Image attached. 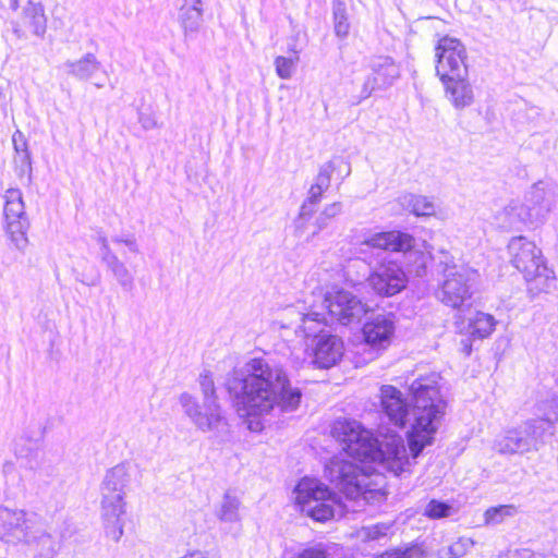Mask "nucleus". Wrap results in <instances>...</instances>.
Returning <instances> with one entry per match:
<instances>
[{
    "label": "nucleus",
    "instance_id": "nucleus-1",
    "mask_svg": "<svg viewBox=\"0 0 558 558\" xmlns=\"http://www.w3.org/2000/svg\"><path fill=\"white\" fill-rule=\"evenodd\" d=\"M225 389L236 416L252 434H263L266 417L276 409L294 412L302 402V390L293 387L288 372L262 357L251 359L242 368L227 374Z\"/></svg>",
    "mask_w": 558,
    "mask_h": 558
},
{
    "label": "nucleus",
    "instance_id": "nucleus-2",
    "mask_svg": "<svg viewBox=\"0 0 558 558\" xmlns=\"http://www.w3.org/2000/svg\"><path fill=\"white\" fill-rule=\"evenodd\" d=\"M414 398L422 402L412 423L404 433L409 456L417 459L435 442L436 434L445 415L446 402L435 380L416 378L410 386Z\"/></svg>",
    "mask_w": 558,
    "mask_h": 558
},
{
    "label": "nucleus",
    "instance_id": "nucleus-3",
    "mask_svg": "<svg viewBox=\"0 0 558 558\" xmlns=\"http://www.w3.org/2000/svg\"><path fill=\"white\" fill-rule=\"evenodd\" d=\"M466 59V50L460 39L445 35L437 40L436 74L445 87L447 98L457 109L468 107L473 101Z\"/></svg>",
    "mask_w": 558,
    "mask_h": 558
},
{
    "label": "nucleus",
    "instance_id": "nucleus-4",
    "mask_svg": "<svg viewBox=\"0 0 558 558\" xmlns=\"http://www.w3.org/2000/svg\"><path fill=\"white\" fill-rule=\"evenodd\" d=\"M558 421V402L554 399L537 404L536 417L517 427L506 429L495 439V448L500 453H525L538 450L546 436L554 434Z\"/></svg>",
    "mask_w": 558,
    "mask_h": 558
},
{
    "label": "nucleus",
    "instance_id": "nucleus-5",
    "mask_svg": "<svg viewBox=\"0 0 558 558\" xmlns=\"http://www.w3.org/2000/svg\"><path fill=\"white\" fill-rule=\"evenodd\" d=\"M132 482V465L121 462L106 471L100 484L101 517L107 537L119 542L123 535L126 492Z\"/></svg>",
    "mask_w": 558,
    "mask_h": 558
},
{
    "label": "nucleus",
    "instance_id": "nucleus-6",
    "mask_svg": "<svg viewBox=\"0 0 558 558\" xmlns=\"http://www.w3.org/2000/svg\"><path fill=\"white\" fill-rule=\"evenodd\" d=\"M198 384L203 395V405L195 396L186 391L182 392L179 402L184 414L203 433L217 432L220 427L229 428L230 424L219 402L213 373L204 369L198 376Z\"/></svg>",
    "mask_w": 558,
    "mask_h": 558
},
{
    "label": "nucleus",
    "instance_id": "nucleus-7",
    "mask_svg": "<svg viewBox=\"0 0 558 558\" xmlns=\"http://www.w3.org/2000/svg\"><path fill=\"white\" fill-rule=\"evenodd\" d=\"M507 250L511 265L523 275L529 293L537 295L548 292L554 286L555 274L546 266L536 244L519 235L509 241Z\"/></svg>",
    "mask_w": 558,
    "mask_h": 558
},
{
    "label": "nucleus",
    "instance_id": "nucleus-8",
    "mask_svg": "<svg viewBox=\"0 0 558 558\" xmlns=\"http://www.w3.org/2000/svg\"><path fill=\"white\" fill-rule=\"evenodd\" d=\"M551 208L553 201L548 197V184L538 181L525 193L522 203L512 202L496 219L499 227L504 229L534 228L545 221Z\"/></svg>",
    "mask_w": 558,
    "mask_h": 558
},
{
    "label": "nucleus",
    "instance_id": "nucleus-9",
    "mask_svg": "<svg viewBox=\"0 0 558 558\" xmlns=\"http://www.w3.org/2000/svg\"><path fill=\"white\" fill-rule=\"evenodd\" d=\"M410 270L402 262L384 257L369 268L367 287L380 298H392L403 292L409 283Z\"/></svg>",
    "mask_w": 558,
    "mask_h": 558
},
{
    "label": "nucleus",
    "instance_id": "nucleus-10",
    "mask_svg": "<svg viewBox=\"0 0 558 558\" xmlns=\"http://www.w3.org/2000/svg\"><path fill=\"white\" fill-rule=\"evenodd\" d=\"M477 277V271L472 268L445 265L444 279L436 291L437 299L447 306L460 308L472 298Z\"/></svg>",
    "mask_w": 558,
    "mask_h": 558
},
{
    "label": "nucleus",
    "instance_id": "nucleus-11",
    "mask_svg": "<svg viewBox=\"0 0 558 558\" xmlns=\"http://www.w3.org/2000/svg\"><path fill=\"white\" fill-rule=\"evenodd\" d=\"M294 490L313 520L326 522L333 518L337 494L328 485L319 480L303 477Z\"/></svg>",
    "mask_w": 558,
    "mask_h": 558
},
{
    "label": "nucleus",
    "instance_id": "nucleus-12",
    "mask_svg": "<svg viewBox=\"0 0 558 558\" xmlns=\"http://www.w3.org/2000/svg\"><path fill=\"white\" fill-rule=\"evenodd\" d=\"M324 306L331 320L343 326L359 323L369 312L367 304L344 289L327 293L324 298Z\"/></svg>",
    "mask_w": 558,
    "mask_h": 558
},
{
    "label": "nucleus",
    "instance_id": "nucleus-13",
    "mask_svg": "<svg viewBox=\"0 0 558 558\" xmlns=\"http://www.w3.org/2000/svg\"><path fill=\"white\" fill-rule=\"evenodd\" d=\"M397 315L384 312L366 318L360 329L361 341L376 350H386L395 338Z\"/></svg>",
    "mask_w": 558,
    "mask_h": 558
},
{
    "label": "nucleus",
    "instance_id": "nucleus-14",
    "mask_svg": "<svg viewBox=\"0 0 558 558\" xmlns=\"http://www.w3.org/2000/svg\"><path fill=\"white\" fill-rule=\"evenodd\" d=\"M372 250H381L390 253H402L404 256L414 255L423 257L416 250V240L407 230L393 229L388 231L374 232L366 235L362 242Z\"/></svg>",
    "mask_w": 558,
    "mask_h": 558
},
{
    "label": "nucleus",
    "instance_id": "nucleus-15",
    "mask_svg": "<svg viewBox=\"0 0 558 558\" xmlns=\"http://www.w3.org/2000/svg\"><path fill=\"white\" fill-rule=\"evenodd\" d=\"M400 77V66L390 56H377L369 62V73L364 83L372 92H385L389 89Z\"/></svg>",
    "mask_w": 558,
    "mask_h": 558
},
{
    "label": "nucleus",
    "instance_id": "nucleus-16",
    "mask_svg": "<svg viewBox=\"0 0 558 558\" xmlns=\"http://www.w3.org/2000/svg\"><path fill=\"white\" fill-rule=\"evenodd\" d=\"M24 510L0 506V539L8 544L28 543V521Z\"/></svg>",
    "mask_w": 558,
    "mask_h": 558
},
{
    "label": "nucleus",
    "instance_id": "nucleus-17",
    "mask_svg": "<svg viewBox=\"0 0 558 558\" xmlns=\"http://www.w3.org/2000/svg\"><path fill=\"white\" fill-rule=\"evenodd\" d=\"M13 165L16 177L20 180L26 178V184L34 181V155L26 135L16 129L12 134Z\"/></svg>",
    "mask_w": 558,
    "mask_h": 558
},
{
    "label": "nucleus",
    "instance_id": "nucleus-18",
    "mask_svg": "<svg viewBox=\"0 0 558 558\" xmlns=\"http://www.w3.org/2000/svg\"><path fill=\"white\" fill-rule=\"evenodd\" d=\"M178 22L183 31L184 44L194 40L204 22L203 0H184L179 8Z\"/></svg>",
    "mask_w": 558,
    "mask_h": 558
},
{
    "label": "nucleus",
    "instance_id": "nucleus-19",
    "mask_svg": "<svg viewBox=\"0 0 558 558\" xmlns=\"http://www.w3.org/2000/svg\"><path fill=\"white\" fill-rule=\"evenodd\" d=\"M364 425L351 417H337L330 425V435L340 444L352 445L362 439Z\"/></svg>",
    "mask_w": 558,
    "mask_h": 558
},
{
    "label": "nucleus",
    "instance_id": "nucleus-20",
    "mask_svg": "<svg viewBox=\"0 0 558 558\" xmlns=\"http://www.w3.org/2000/svg\"><path fill=\"white\" fill-rule=\"evenodd\" d=\"M21 16L24 24L32 29L33 35L40 39L45 38L48 19L41 0H27L22 8Z\"/></svg>",
    "mask_w": 558,
    "mask_h": 558
},
{
    "label": "nucleus",
    "instance_id": "nucleus-21",
    "mask_svg": "<svg viewBox=\"0 0 558 558\" xmlns=\"http://www.w3.org/2000/svg\"><path fill=\"white\" fill-rule=\"evenodd\" d=\"M331 21L336 38L345 43L352 28V16L345 0H331Z\"/></svg>",
    "mask_w": 558,
    "mask_h": 558
},
{
    "label": "nucleus",
    "instance_id": "nucleus-22",
    "mask_svg": "<svg viewBox=\"0 0 558 558\" xmlns=\"http://www.w3.org/2000/svg\"><path fill=\"white\" fill-rule=\"evenodd\" d=\"M64 66L66 68V73L78 81H88L98 71L102 70L101 62L93 52L85 53L76 61L68 60Z\"/></svg>",
    "mask_w": 558,
    "mask_h": 558
},
{
    "label": "nucleus",
    "instance_id": "nucleus-23",
    "mask_svg": "<svg viewBox=\"0 0 558 558\" xmlns=\"http://www.w3.org/2000/svg\"><path fill=\"white\" fill-rule=\"evenodd\" d=\"M462 508V502L459 498H430L423 509V517L428 520H444L456 515Z\"/></svg>",
    "mask_w": 558,
    "mask_h": 558
},
{
    "label": "nucleus",
    "instance_id": "nucleus-24",
    "mask_svg": "<svg viewBox=\"0 0 558 558\" xmlns=\"http://www.w3.org/2000/svg\"><path fill=\"white\" fill-rule=\"evenodd\" d=\"M315 355L322 368L338 365L341 362V352L337 348V339L330 335L319 339L315 348Z\"/></svg>",
    "mask_w": 558,
    "mask_h": 558
},
{
    "label": "nucleus",
    "instance_id": "nucleus-25",
    "mask_svg": "<svg viewBox=\"0 0 558 558\" xmlns=\"http://www.w3.org/2000/svg\"><path fill=\"white\" fill-rule=\"evenodd\" d=\"M241 500L228 489L223 493L221 501L215 507V517L221 523H239Z\"/></svg>",
    "mask_w": 558,
    "mask_h": 558
},
{
    "label": "nucleus",
    "instance_id": "nucleus-26",
    "mask_svg": "<svg viewBox=\"0 0 558 558\" xmlns=\"http://www.w3.org/2000/svg\"><path fill=\"white\" fill-rule=\"evenodd\" d=\"M400 205L415 217H430L435 214V205L423 195L407 193L399 197Z\"/></svg>",
    "mask_w": 558,
    "mask_h": 558
},
{
    "label": "nucleus",
    "instance_id": "nucleus-27",
    "mask_svg": "<svg viewBox=\"0 0 558 558\" xmlns=\"http://www.w3.org/2000/svg\"><path fill=\"white\" fill-rule=\"evenodd\" d=\"M324 476L331 484H345L351 476V465L340 457H332L324 464Z\"/></svg>",
    "mask_w": 558,
    "mask_h": 558
},
{
    "label": "nucleus",
    "instance_id": "nucleus-28",
    "mask_svg": "<svg viewBox=\"0 0 558 558\" xmlns=\"http://www.w3.org/2000/svg\"><path fill=\"white\" fill-rule=\"evenodd\" d=\"M379 390V403L383 412L389 415L399 413L404 402L402 391L392 385H383Z\"/></svg>",
    "mask_w": 558,
    "mask_h": 558
},
{
    "label": "nucleus",
    "instance_id": "nucleus-29",
    "mask_svg": "<svg viewBox=\"0 0 558 558\" xmlns=\"http://www.w3.org/2000/svg\"><path fill=\"white\" fill-rule=\"evenodd\" d=\"M409 450L400 436L390 439L379 451L380 459L389 464H403Z\"/></svg>",
    "mask_w": 558,
    "mask_h": 558
},
{
    "label": "nucleus",
    "instance_id": "nucleus-30",
    "mask_svg": "<svg viewBox=\"0 0 558 558\" xmlns=\"http://www.w3.org/2000/svg\"><path fill=\"white\" fill-rule=\"evenodd\" d=\"M337 543H316L292 558H345Z\"/></svg>",
    "mask_w": 558,
    "mask_h": 558
},
{
    "label": "nucleus",
    "instance_id": "nucleus-31",
    "mask_svg": "<svg viewBox=\"0 0 558 558\" xmlns=\"http://www.w3.org/2000/svg\"><path fill=\"white\" fill-rule=\"evenodd\" d=\"M108 271L117 280L123 292L131 293L134 288V275L120 258L106 265Z\"/></svg>",
    "mask_w": 558,
    "mask_h": 558
},
{
    "label": "nucleus",
    "instance_id": "nucleus-32",
    "mask_svg": "<svg viewBox=\"0 0 558 558\" xmlns=\"http://www.w3.org/2000/svg\"><path fill=\"white\" fill-rule=\"evenodd\" d=\"M342 208L343 205L341 202H333L327 205L311 223L314 228L312 236H315L323 230L327 229L331 225V221L342 213Z\"/></svg>",
    "mask_w": 558,
    "mask_h": 558
},
{
    "label": "nucleus",
    "instance_id": "nucleus-33",
    "mask_svg": "<svg viewBox=\"0 0 558 558\" xmlns=\"http://www.w3.org/2000/svg\"><path fill=\"white\" fill-rule=\"evenodd\" d=\"M372 558H426V551L421 544L413 542L404 545L402 548L375 554Z\"/></svg>",
    "mask_w": 558,
    "mask_h": 558
},
{
    "label": "nucleus",
    "instance_id": "nucleus-34",
    "mask_svg": "<svg viewBox=\"0 0 558 558\" xmlns=\"http://www.w3.org/2000/svg\"><path fill=\"white\" fill-rule=\"evenodd\" d=\"M318 204L312 203L310 201L304 199L300 206V210L295 219L293 220V225L295 228V232L299 234H303L310 227V222L314 215L317 213Z\"/></svg>",
    "mask_w": 558,
    "mask_h": 558
},
{
    "label": "nucleus",
    "instance_id": "nucleus-35",
    "mask_svg": "<svg viewBox=\"0 0 558 558\" xmlns=\"http://www.w3.org/2000/svg\"><path fill=\"white\" fill-rule=\"evenodd\" d=\"M299 56L284 57L278 56L275 58L274 65L276 74L281 80H290L296 70Z\"/></svg>",
    "mask_w": 558,
    "mask_h": 558
},
{
    "label": "nucleus",
    "instance_id": "nucleus-36",
    "mask_svg": "<svg viewBox=\"0 0 558 558\" xmlns=\"http://www.w3.org/2000/svg\"><path fill=\"white\" fill-rule=\"evenodd\" d=\"M38 448L37 446L29 445L25 441H16L14 447V452L16 458L26 459L31 469H34L38 465L37 457H38Z\"/></svg>",
    "mask_w": 558,
    "mask_h": 558
},
{
    "label": "nucleus",
    "instance_id": "nucleus-37",
    "mask_svg": "<svg viewBox=\"0 0 558 558\" xmlns=\"http://www.w3.org/2000/svg\"><path fill=\"white\" fill-rule=\"evenodd\" d=\"M38 546L41 550L34 558H53L58 554L59 545L52 539L49 534H41L37 541Z\"/></svg>",
    "mask_w": 558,
    "mask_h": 558
},
{
    "label": "nucleus",
    "instance_id": "nucleus-38",
    "mask_svg": "<svg viewBox=\"0 0 558 558\" xmlns=\"http://www.w3.org/2000/svg\"><path fill=\"white\" fill-rule=\"evenodd\" d=\"M474 542L469 537H459L458 541L448 547L449 558H463L469 554V549L474 546Z\"/></svg>",
    "mask_w": 558,
    "mask_h": 558
},
{
    "label": "nucleus",
    "instance_id": "nucleus-39",
    "mask_svg": "<svg viewBox=\"0 0 558 558\" xmlns=\"http://www.w3.org/2000/svg\"><path fill=\"white\" fill-rule=\"evenodd\" d=\"M335 170V165L332 161L326 162L320 169L318 174L315 178V182L312 184L316 186L318 190H324L325 192L329 189L331 182V174Z\"/></svg>",
    "mask_w": 558,
    "mask_h": 558
},
{
    "label": "nucleus",
    "instance_id": "nucleus-40",
    "mask_svg": "<svg viewBox=\"0 0 558 558\" xmlns=\"http://www.w3.org/2000/svg\"><path fill=\"white\" fill-rule=\"evenodd\" d=\"M518 510L512 505H504L490 508V524L500 523L505 518H512L517 514Z\"/></svg>",
    "mask_w": 558,
    "mask_h": 558
},
{
    "label": "nucleus",
    "instance_id": "nucleus-41",
    "mask_svg": "<svg viewBox=\"0 0 558 558\" xmlns=\"http://www.w3.org/2000/svg\"><path fill=\"white\" fill-rule=\"evenodd\" d=\"M101 275L97 268H92L89 271L76 272L75 280L87 287H96L100 283Z\"/></svg>",
    "mask_w": 558,
    "mask_h": 558
},
{
    "label": "nucleus",
    "instance_id": "nucleus-42",
    "mask_svg": "<svg viewBox=\"0 0 558 558\" xmlns=\"http://www.w3.org/2000/svg\"><path fill=\"white\" fill-rule=\"evenodd\" d=\"M46 435V426H43L41 424L38 425L37 432L34 433L29 428L26 429L23 435L20 438V441H25L29 445L37 446L43 442Z\"/></svg>",
    "mask_w": 558,
    "mask_h": 558
},
{
    "label": "nucleus",
    "instance_id": "nucleus-43",
    "mask_svg": "<svg viewBox=\"0 0 558 558\" xmlns=\"http://www.w3.org/2000/svg\"><path fill=\"white\" fill-rule=\"evenodd\" d=\"M138 123L145 131H150L157 128V120L155 114L149 108L140 109L137 111Z\"/></svg>",
    "mask_w": 558,
    "mask_h": 558
},
{
    "label": "nucleus",
    "instance_id": "nucleus-44",
    "mask_svg": "<svg viewBox=\"0 0 558 558\" xmlns=\"http://www.w3.org/2000/svg\"><path fill=\"white\" fill-rule=\"evenodd\" d=\"M3 217L4 220H9L11 218H21V217H27L26 210H25V203H12V204H4L3 206Z\"/></svg>",
    "mask_w": 558,
    "mask_h": 558
},
{
    "label": "nucleus",
    "instance_id": "nucleus-45",
    "mask_svg": "<svg viewBox=\"0 0 558 558\" xmlns=\"http://www.w3.org/2000/svg\"><path fill=\"white\" fill-rule=\"evenodd\" d=\"M7 233H19L21 231H28L31 223L28 220V217H21V218H11L9 220H4Z\"/></svg>",
    "mask_w": 558,
    "mask_h": 558
},
{
    "label": "nucleus",
    "instance_id": "nucleus-46",
    "mask_svg": "<svg viewBox=\"0 0 558 558\" xmlns=\"http://www.w3.org/2000/svg\"><path fill=\"white\" fill-rule=\"evenodd\" d=\"M375 95L364 82L361 86V90L359 94H351L349 96L348 102L351 107H355L361 105L364 100L368 99L371 96Z\"/></svg>",
    "mask_w": 558,
    "mask_h": 558
},
{
    "label": "nucleus",
    "instance_id": "nucleus-47",
    "mask_svg": "<svg viewBox=\"0 0 558 558\" xmlns=\"http://www.w3.org/2000/svg\"><path fill=\"white\" fill-rule=\"evenodd\" d=\"M27 232L28 231H21L19 233L8 234L10 241L15 246V248L19 250L22 253H24L26 246L28 245Z\"/></svg>",
    "mask_w": 558,
    "mask_h": 558
},
{
    "label": "nucleus",
    "instance_id": "nucleus-48",
    "mask_svg": "<svg viewBox=\"0 0 558 558\" xmlns=\"http://www.w3.org/2000/svg\"><path fill=\"white\" fill-rule=\"evenodd\" d=\"M4 204L25 203L23 193L19 187H9L3 195Z\"/></svg>",
    "mask_w": 558,
    "mask_h": 558
},
{
    "label": "nucleus",
    "instance_id": "nucleus-49",
    "mask_svg": "<svg viewBox=\"0 0 558 558\" xmlns=\"http://www.w3.org/2000/svg\"><path fill=\"white\" fill-rule=\"evenodd\" d=\"M99 254H100V260L105 266L119 258L118 255L111 250L109 243L100 246Z\"/></svg>",
    "mask_w": 558,
    "mask_h": 558
},
{
    "label": "nucleus",
    "instance_id": "nucleus-50",
    "mask_svg": "<svg viewBox=\"0 0 558 558\" xmlns=\"http://www.w3.org/2000/svg\"><path fill=\"white\" fill-rule=\"evenodd\" d=\"M10 27H11V32L12 34L17 38V39H27V34L26 32L22 28V25L21 23L17 21V20H10L8 21Z\"/></svg>",
    "mask_w": 558,
    "mask_h": 558
},
{
    "label": "nucleus",
    "instance_id": "nucleus-51",
    "mask_svg": "<svg viewBox=\"0 0 558 558\" xmlns=\"http://www.w3.org/2000/svg\"><path fill=\"white\" fill-rule=\"evenodd\" d=\"M324 193V190H318L316 186L311 185L305 199L319 205V203L323 199Z\"/></svg>",
    "mask_w": 558,
    "mask_h": 558
},
{
    "label": "nucleus",
    "instance_id": "nucleus-52",
    "mask_svg": "<svg viewBox=\"0 0 558 558\" xmlns=\"http://www.w3.org/2000/svg\"><path fill=\"white\" fill-rule=\"evenodd\" d=\"M388 527L385 525L376 524L368 529V536L371 538L377 539L387 534Z\"/></svg>",
    "mask_w": 558,
    "mask_h": 558
},
{
    "label": "nucleus",
    "instance_id": "nucleus-53",
    "mask_svg": "<svg viewBox=\"0 0 558 558\" xmlns=\"http://www.w3.org/2000/svg\"><path fill=\"white\" fill-rule=\"evenodd\" d=\"M124 245L129 248V251L131 253L140 252L138 244H137V241H136L134 234H129L125 236Z\"/></svg>",
    "mask_w": 558,
    "mask_h": 558
},
{
    "label": "nucleus",
    "instance_id": "nucleus-54",
    "mask_svg": "<svg viewBox=\"0 0 558 558\" xmlns=\"http://www.w3.org/2000/svg\"><path fill=\"white\" fill-rule=\"evenodd\" d=\"M303 320H313V322H317V323H325L326 320V317L323 313H319V312H310L307 313Z\"/></svg>",
    "mask_w": 558,
    "mask_h": 558
},
{
    "label": "nucleus",
    "instance_id": "nucleus-55",
    "mask_svg": "<svg viewBox=\"0 0 558 558\" xmlns=\"http://www.w3.org/2000/svg\"><path fill=\"white\" fill-rule=\"evenodd\" d=\"M473 333L480 339L488 338V328L474 329Z\"/></svg>",
    "mask_w": 558,
    "mask_h": 558
},
{
    "label": "nucleus",
    "instance_id": "nucleus-56",
    "mask_svg": "<svg viewBox=\"0 0 558 558\" xmlns=\"http://www.w3.org/2000/svg\"><path fill=\"white\" fill-rule=\"evenodd\" d=\"M9 8L16 12L20 9V0H9Z\"/></svg>",
    "mask_w": 558,
    "mask_h": 558
},
{
    "label": "nucleus",
    "instance_id": "nucleus-57",
    "mask_svg": "<svg viewBox=\"0 0 558 558\" xmlns=\"http://www.w3.org/2000/svg\"><path fill=\"white\" fill-rule=\"evenodd\" d=\"M111 240L116 244H123L124 245L125 236H123V235H114V236L111 238Z\"/></svg>",
    "mask_w": 558,
    "mask_h": 558
},
{
    "label": "nucleus",
    "instance_id": "nucleus-58",
    "mask_svg": "<svg viewBox=\"0 0 558 558\" xmlns=\"http://www.w3.org/2000/svg\"><path fill=\"white\" fill-rule=\"evenodd\" d=\"M98 243H99V245H100V246H102L104 244H108L107 236H105V235H100V236L98 238Z\"/></svg>",
    "mask_w": 558,
    "mask_h": 558
},
{
    "label": "nucleus",
    "instance_id": "nucleus-59",
    "mask_svg": "<svg viewBox=\"0 0 558 558\" xmlns=\"http://www.w3.org/2000/svg\"><path fill=\"white\" fill-rule=\"evenodd\" d=\"M425 270H426V267H425V263L423 262L421 265H418L416 272L421 276L422 272H425Z\"/></svg>",
    "mask_w": 558,
    "mask_h": 558
},
{
    "label": "nucleus",
    "instance_id": "nucleus-60",
    "mask_svg": "<svg viewBox=\"0 0 558 558\" xmlns=\"http://www.w3.org/2000/svg\"><path fill=\"white\" fill-rule=\"evenodd\" d=\"M483 521H484V524H488V509H486L484 512H483Z\"/></svg>",
    "mask_w": 558,
    "mask_h": 558
},
{
    "label": "nucleus",
    "instance_id": "nucleus-61",
    "mask_svg": "<svg viewBox=\"0 0 558 558\" xmlns=\"http://www.w3.org/2000/svg\"><path fill=\"white\" fill-rule=\"evenodd\" d=\"M463 350H464V352H465V354H466V355H470V354H471V352H472V348H471V345H466V344H465Z\"/></svg>",
    "mask_w": 558,
    "mask_h": 558
},
{
    "label": "nucleus",
    "instance_id": "nucleus-62",
    "mask_svg": "<svg viewBox=\"0 0 558 558\" xmlns=\"http://www.w3.org/2000/svg\"><path fill=\"white\" fill-rule=\"evenodd\" d=\"M289 51L293 52V53H294V56H298V51H296V49H295V45H291V46L289 47Z\"/></svg>",
    "mask_w": 558,
    "mask_h": 558
},
{
    "label": "nucleus",
    "instance_id": "nucleus-63",
    "mask_svg": "<svg viewBox=\"0 0 558 558\" xmlns=\"http://www.w3.org/2000/svg\"><path fill=\"white\" fill-rule=\"evenodd\" d=\"M97 88H102L105 86V83L102 81L96 82L94 84Z\"/></svg>",
    "mask_w": 558,
    "mask_h": 558
},
{
    "label": "nucleus",
    "instance_id": "nucleus-64",
    "mask_svg": "<svg viewBox=\"0 0 558 558\" xmlns=\"http://www.w3.org/2000/svg\"><path fill=\"white\" fill-rule=\"evenodd\" d=\"M480 314L483 316L484 320H486V323L488 324V313H480Z\"/></svg>",
    "mask_w": 558,
    "mask_h": 558
}]
</instances>
